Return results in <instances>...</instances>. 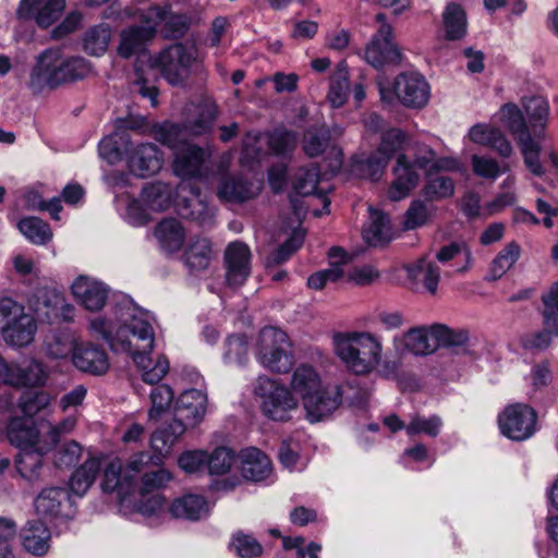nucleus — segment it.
I'll list each match as a JSON object with an SVG mask.
<instances>
[{
    "mask_svg": "<svg viewBox=\"0 0 558 558\" xmlns=\"http://www.w3.org/2000/svg\"><path fill=\"white\" fill-rule=\"evenodd\" d=\"M120 326L116 331L111 349L129 353L142 368V379L149 385L158 384L169 372V362L159 356L155 362L149 357L154 348V330L150 324L130 304L117 313Z\"/></svg>",
    "mask_w": 558,
    "mask_h": 558,
    "instance_id": "1",
    "label": "nucleus"
},
{
    "mask_svg": "<svg viewBox=\"0 0 558 558\" xmlns=\"http://www.w3.org/2000/svg\"><path fill=\"white\" fill-rule=\"evenodd\" d=\"M90 71L87 60L82 57H64L59 48H50L37 58L28 86L34 94L46 88L54 89L61 85L84 78Z\"/></svg>",
    "mask_w": 558,
    "mask_h": 558,
    "instance_id": "2",
    "label": "nucleus"
},
{
    "mask_svg": "<svg viewBox=\"0 0 558 558\" xmlns=\"http://www.w3.org/2000/svg\"><path fill=\"white\" fill-rule=\"evenodd\" d=\"M335 353L351 373L362 376L375 372L381 362L383 343L368 331L338 333L333 337Z\"/></svg>",
    "mask_w": 558,
    "mask_h": 558,
    "instance_id": "3",
    "label": "nucleus"
},
{
    "mask_svg": "<svg viewBox=\"0 0 558 558\" xmlns=\"http://www.w3.org/2000/svg\"><path fill=\"white\" fill-rule=\"evenodd\" d=\"M368 391L348 381L333 386H322L316 392L301 401L304 416L310 423L328 418L343 401L349 405H363L368 399Z\"/></svg>",
    "mask_w": 558,
    "mask_h": 558,
    "instance_id": "4",
    "label": "nucleus"
},
{
    "mask_svg": "<svg viewBox=\"0 0 558 558\" xmlns=\"http://www.w3.org/2000/svg\"><path fill=\"white\" fill-rule=\"evenodd\" d=\"M435 157L436 153L424 144L415 146L413 160L405 154H399L393 168L395 180L388 190V197L395 202L407 197L420 181V174L414 167L430 173Z\"/></svg>",
    "mask_w": 558,
    "mask_h": 558,
    "instance_id": "5",
    "label": "nucleus"
},
{
    "mask_svg": "<svg viewBox=\"0 0 558 558\" xmlns=\"http://www.w3.org/2000/svg\"><path fill=\"white\" fill-rule=\"evenodd\" d=\"M126 14L143 22L144 25L130 26L121 32L118 52L123 58H130L142 50L154 38L159 20L165 17L160 7L150 5L145 2L141 3L140 7L130 8Z\"/></svg>",
    "mask_w": 558,
    "mask_h": 558,
    "instance_id": "6",
    "label": "nucleus"
},
{
    "mask_svg": "<svg viewBox=\"0 0 558 558\" xmlns=\"http://www.w3.org/2000/svg\"><path fill=\"white\" fill-rule=\"evenodd\" d=\"M151 64L169 84L182 86L199 66L198 51L193 45L173 44L156 54Z\"/></svg>",
    "mask_w": 558,
    "mask_h": 558,
    "instance_id": "7",
    "label": "nucleus"
},
{
    "mask_svg": "<svg viewBox=\"0 0 558 558\" xmlns=\"http://www.w3.org/2000/svg\"><path fill=\"white\" fill-rule=\"evenodd\" d=\"M254 393L262 399L263 413L272 421L288 422L300 410L299 399L292 391L267 376L257 378Z\"/></svg>",
    "mask_w": 558,
    "mask_h": 558,
    "instance_id": "8",
    "label": "nucleus"
},
{
    "mask_svg": "<svg viewBox=\"0 0 558 558\" xmlns=\"http://www.w3.org/2000/svg\"><path fill=\"white\" fill-rule=\"evenodd\" d=\"M258 360L267 369L286 374L293 364L294 357L288 335L275 327H266L259 333Z\"/></svg>",
    "mask_w": 558,
    "mask_h": 558,
    "instance_id": "9",
    "label": "nucleus"
},
{
    "mask_svg": "<svg viewBox=\"0 0 558 558\" xmlns=\"http://www.w3.org/2000/svg\"><path fill=\"white\" fill-rule=\"evenodd\" d=\"M380 98L391 104L397 97L404 106L411 108L424 107L429 98V86L425 78L417 73H401L395 82L393 89L378 82Z\"/></svg>",
    "mask_w": 558,
    "mask_h": 558,
    "instance_id": "10",
    "label": "nucleus"
},
{
    "mask_svg": "<svg viewBox=\"0 0 558 558\" xmlns=\"http://www.w3.org/2000/svg\"><path fill=\"white\" fill-rule=\"evenodd\" d=\"M498 426L507 438L524 441L536 432L537 412L525 403L509 404L498 415Z\"/></svg>",
    "mask_w": 558,
    "mask_h": 558,
    "instance_id": "11",
    "label": "nucleus"
},
{
    "mask_svg": "<svg viewBox=\"0 0 558 558\" xmlns=\"http://www.w3.org/2000/svg\"><path fill=\"white\" fill-rule=\"evenodd\" d=\"M375 20L381 25L365 49L366 61L374 68L399 64L401 52L391 39V26L386 23V16L383 13L376 14Z\"/></svg>",
    "mask_w": 558,
    "mask_h": 558,
    "instance_id": "12",
    "label": "nucleus"
},
{
    "mask_svg": "<svg viewBox=\"0 0 558 558\" xmlns=\"http://www.w3.org/2000/svg\"><path fill=\"white\" fill-rule=\"evenodd\" d=\"M177 211L182 218L195 221L202 227L213 223L211 209L202 197L199 189L192 183L180 186Z\"/></svg>",
    "mask_w": 558,
    "mask_h": 558,
    "instance_id": "13",
    "label": "nucleus"
},
{
    "mask_svg": "<svg viewBox=\"0 0 558 558\" xmlns=\"http://www.w3.org/2000/svg\"><path fill=\"white\" fill-rule=\"evenodd\" d=\"M251 251L243 242H232L225 251L226 281L229 287L242 286L251 272Z\"/></svg>",
    "mask_w": 558,
    "mask_h": 558,
    "instance_id": "14",
    "label": "nucleus"
},
{
    "mask_svg": "<svg viewBox=\"0 0 558 558\" xmlns=\"http://www.w3.org/2000/svg\"><path fill=\"white\" fill-rule=\"evenodd\" d=\"M207 410V396L197 389L183 391L174 407V417L186 428L197 426L204 418Z\"/></svg>",
    "mask_w": 558,
    "mask_h": 558,
    "instance_id": "15",
    "label": "nucleus"
},
{
    "mask_svg": "<svg viewBox=\"0 0 558 558\" xmlns=\"http://www.w3.org/2000/svg\"><path fill=\"white\" fill-rule=\"evenodd\" d=\"M65 8V0H21L16 10L20 20L34 19L39 27L52 25Z\"/></svg>",
    "mask_w": 558,
    "mask_h": 558,
    "instance_id": "16",
    "label": "nucleus"
},
{
    "mask_svg": "<svg viewBox=\"0 0 558 558\" xmlns=\"http://www.w3.org/2000/svg\"><path fill=\"white\" fill-rule=\"evenodd\" d=\"M128 165L132 173L146 178L156 174L162 167V156L156 145L142 143L129 147Z\"/></svg>",
    "mask_w": 558,
    "mask_h": 558,
    "instance_id": "17",
    "label": "nucleus"
},
{
    "mask_svg": "<svg viewBox=\"0 0 558 558\" xmlns=\"http://www.w3.org/2000/svg\"><path fill=\"white\" fill-rule=\"evenodd\" d=\"M208 157L209 154L204 148L194 144H183L174 153L173 171L181 178L202 177Z\"/></svg>",
    "mask_w": 558,
    "mask_h": 558,
    "instance_id": "18",
    "label": "nucleus"
},
{
    "mask_svg": "<svg viewBox=\"0 0 558 558\" xmlns=\"http://www.w3.org/2000/svg\"><path fill=\"white\" fill-rule=\"evenodd\" d=\"M72 293L90 311H100L108 299L109 289L102 282L87 276H78L71 286Z\"/></svg>",
    "mask_w": 558,
    "mask_h": 558,
    "instance_id": "19",
    "label": "nucleus"
},
{
    "mask_svg": "<svg viewBox=\"0 0 558 558\" xmlns=\"http://www.w3.org/2000/svg\"><path fill=\"white\" fill-rule=\"evenodd\" d=\"M7 437L12 446L21 449L34 448L39 442H46L34 420L13 416L7 425Z\"/></svg>",
    "mask_w": 558,
    "mask_h": 558,
    "instance_id": "20",
    "label": "nucleus"
},
{
    "mask_svg": "<svg viewBox=\"0 0 558 558\" xmlns=\"http://www.w3.org/2000/svg\"><path fill=\"white\" fill-rule=\"evenodd\" d=\"M72 362L76 368L92 375H102L109 368L106 351L92 343L77 345Z\"/></svg>",
    "mask_w": 558,
    "mask_h": 558,
    "instance_id": "21",
    "label": "nucleus"
},
{
    "mask_svg": "<svg viewBox=\"0 0 558 558\" xmlns=\"http://www.w3.org/2000/svg\"><path fill=\"white\" fill-rule=\"evenodd\" d=\"M131 122L120 121L116 131L99 143V154L109 163L113 165L122 159V155L129 153L131 145L128 130H135Z\"/></svg>",
    "mask_w": 558,
    "mask_h": 558,
    "instance_id": "22",
    "label": "nucleus"
},
{
    "mask_svg": "<svg viewBox=\"0 0 558 558\" xmlns=\"http://www.w3.org/2000/svg\"><path fill=\"white\" fill-rule=\"evenodd\" d=\"M47 380L44 365L37 361L9 364V385L13 387H40Z\"/></svg>",
    "mask_w": 558,
    "mask_h": 558,
    "instance_id": "23",
    "label": "nucleus"
},
{
    "mask_svg": "<svg viewBox=\"0 0 558 558\" xmlns=\"http://www.w3.org/2000/svg\"><path fill=\"white\" fill-rule=\"evenodd\" d=\"M51 450L46 442H39L34 448L21 449L15 458L19 474L29 482L37 481L43 469V458Z\"/></svg>",
    "mask_w": 558,
    "mask_h": 558,
    "instance_id": "24",
    "label": "nucleus"
},
{
    "mask_svg": "<svg viewBox=\"0 0 558 558\" xmlns=\"http://www.w3.org/2000/svg\"><path fill=\"white\" fill-rule=\"evenodd\" d=\"M70 500L68 492L62 487L44 488L35 499V509L39 515L46 518L69 517L63 511L64 505Z\"/></svg>",
    "mask_w": 558,
    "mask_h": 558,
    "instance_id": "25",
    "label": "nucleus"
},
{
    "mask_svg": "<svg viewBox=\"0 0 558 558\" xmlns=\"http://www.w3.org/2000/svg\"><path fill=\"white\" fill-rule=\"evenodd\" d=\"M241 473L248 481L259 482L269 476L271 462L269 458L257 448H250L241 452Z\"/></svg>",
    "mask_w": 558,
    "mask_h": 558,
    "instance_id": "26",
    "label": "nucleus"
},
{
    "mask_svg": "<svg viewBox=\"0 0 558 558\" xmlns=\"http://www.w3.org/2000/svg\"><path fill=\"white\" fill-rule=\"evenodd\" d=\"M322 386L318 372L311 365L301 364L293 371L288 388L294 397L302 401Z\"/></svg>",
    "mask_w": 558,
    "mask_h": 558,
    "instance_id": "27",
    "label": "nucleus"
},
{
    "mask_svg": "<svg viewBox=\"0 0 558 558\" xmlns=\"http://www.w3.org/2000/svg\"><path fill=\"white\" fill-rule=\"evenodd\" d=\"M186 429L185 425L175 418L156 429L150 436V447L155 454L160 458L168 456Z\"/></svg>",
    "mask_w": 558,
    "mask_h": 558,
    "instance_id": "28",
    "label": "nucleus"
},
{
    "mask_svg": "<svg viewBox=\"0 0 558 558\" xmlns=\"http://www.w3.org/2000/svg\"><path fill=\"white\" fill-rule=\"evenodd\" d=\"M363 238L373 246L389 243L392 239V228L388 215L369 207V222L363 230Z\"/></svg>",
    "mask_w": 558,
    "mask_h": 558,
    "instance_id": "29",
    "label": "nucleus"
},
{
    "mask_svg": "<svg viewBox=\"0 0 558 558\" xmlns=\"http://www.w3.org/2000/svg\"><path fill=\"white\" fill-rule=\"evenodd\" d=\"M169 512L177 519L197 521L208 513V504L203 496L189 494L174 499Z\"/></svg>",
    "mask_w": 558,
    "mask_h": 558,
    "instance_id": "30",
    "label": "nucleus"
},
{
    "mask_svg": "<svg viewBox=\"0 0 558 558\" xmlns=\"http://www.w3.org/2000/svg\"><path fill=\"white\" fill-rule=\"evenodd\" d=\"M36 331V319L32 314L24 312L10 324L2 337L8 344L21 348L28 345L34 340Z\"/></svg>",
    "mask_w": 558,
    "mask_h": 558,
    "instance_id": "31",
    "label": "nucleus"
},
{
    "mask_svg": "<svg viewBox=\"0 0 558 558\" xmlns=\"http://www.w3.org/2000/svg\"><path fill=\"white\" fill-rule=\"evenodd\" d=\"M51 533L44 522L34 520L23 531V546L35 556L45 555L50 547Z\"/></svg>",
    "mask_w": 558,
    "mask_h": 558,
    "instance_id": "32",
    "label": "nucleus"
},
{
    "mask_svg": "<svg viewBox=\"0 0 558 558\" xmlns=\"http://www.w3.org/2000/svg\"><path fill=\"white\" fill-rule=\"evenodd\" d=\"M155 236L165 251L177 252L183 246L186 233L179 220L165 218L156 226Z\"/></svg>",
    "mask_w": 558,
    "mask_h": 558,
    "instance_id": "33",
    "label": "nucleus"
},
{
    "mask_svg": "<svg viewBox=\"0 0 558 558\" xmlns=\"http://www.w3.org/2000/svg\"><path fill=\"white\" fill-rule=\"evenodd\" d=\"M258 187L242 178L226 177L222 179L218 196L220 199L230 203H243L257 195Z\"/></svg>",
    "mask_w": 558,
    "mask_h": 558,
    "instance_id": "34",
    "label": "nucleus"
},
{
    "mask_svg": "<svg viewBox=\"0 0 558 558\" xmlns=\"http://www.w3.org/2000/svg\"><path fill=\"white\" fill-rule=\"evenodd\" d=\"M501 113L506 126L514 136L518 145L534 140L531 125L526 124L523 113L517 105L506 104L501 108Z\"/></svg>",
    "mask_w": 558,
    "mask_h": 558,
    "instance_id": "35",
    "label": "nucleus"
},
{
    "mask_svg": "<svg viewBox=\"0 0 558 558\" xmlns=\"http://www.w3.org/2000/svg\"><path fill=\"white\" fill-rule=\"evenodd\" d=\"M522 104L534 136L542 138L549 114L548 102L541 96H531L523 98Z\"/></svg>",
    "mask_w": 558,
    "mask_h": 558,
    "instance_id": "36",
    "label": "nucleus"
},
{
    "mask_svg": "<svg viewBox=\"0 0 558 558\" xmlns=\"http://www.w3.org/2000/svg\"><path fill=\"white\" fill-rule=\"evenodd\" d=\"M349 92V69L345 61H341L330 76L327 99L333 108L342 107L348 100Z\"/></svg>",
    "mask_w": 558,
    "mask_h": 558,
    "instance_id": "37",
    "label": "nucleus"
},
{
    "mask_svg": "<svg viewBox=\"0 0 558 558\" xmlns=\"http://www.w3.org/2000/svg\"><path fill=\"white\" fill-rule=\"evenodd\" d=\"M141 199L150 210H166L172 203V189L161 181L149 183L143 189Z\"/></svg>",
    "mask_w": 558,
    "mask_h": 558,
    "instance_id": "38",
    "label": "nucleus"
},
{
    "mask_svg": "<svg viewBox=\"0 0 558 558\" xmlns=\"http://www.w3.org/2000/svg\"><path fill=\"white\" fill-rule=\"evenodd\" d=\"M430 333L438 345L444 348L463 350L470 344V331L465 328H450L444 324H434L430 326Z\"/></svg>",
    "mask_w": 558,
    "mask_h": 558,
    "instance_id": "39",
    "label": "nucleus"
},
{
    "mask_svg": "<svg viewBox=\"0 0 558 558\" xmlns=\"http://www.w3.org/2000/svg\"><path fill=\"white\" fill-rule=\"evenodd\" d=\"M100 471V460L98 458L87 459L81 466H78L70 478V488L77 495L83 496L94 484Z\"/></svg>",
    "mask_w": 558,
    "mask_h": 558,
    "instance_id": "40",
    "label": "nucleus"
},
{
    "mask_svg": "<svg viewBox=\"0 0 558 558\" xmlns=\"http://www.w3.org/2000/svg\"><path fill=\"white\" fill-rule=\"evenodd\" d=\"M330 143V131L326 125L307 128L302 138V150L310 158H315L326 151Z\"/></svg>",
    "mask_w": 558,
    "mask_h": 558,
    "instance_id": "41",
    "label": "nucleus"
},
{
    "mask_svg": "<svg viewBox=\"0 0 558 558\" xmlns=\"http://www.w3.org/2000/svg\"><path fill=\"white\" fill-rule=\"evenodd\" d=\"M112 31L109 24L100 23L89 27L83 36V49L90 56H100L108 49Z\"/></svg>",
    "mask_w": 558,
    "mask_h": 558,
    "instance_id": "42",
    "label": "nucleus"
},
{
    "mask_svg": "<svg viewBox=\"0 0 558 558\" xmlns=\"http://www.w3.org/2000/svg\"><path fill=\"white\" fill-rule=\"evenodd\" d=\"M217 117L215 105L202 104L196 107L195 118H186L182 124L186 135L198 136L207 133Z\"/></svg>",
    "mask_w": 558,
    "mask_h": 558,
    "instance_id": "43",
    "label": "nucleus"
},
{
    "mask_svg": "<svg viewBox=\"0 0 558 558\" xmlns=\"http://www.w3.org/2000/svg\"><path fill=\"white\" fill-rule=\"evenodd\" d=\"M228 548L239 558H260L264 547L252 534L236 531L231 535Z\"/></svg>",
    "mask_w": 558,
    "mask_h": 558,
    "instance_id": "44",
    "label": "nucleus"
},
{
    "mask_svg": "<svg viewBox=\"0 0 558 558\" xmlns=\"http://www.w3.org/2000/svg\"><path fill=\"white\" fill-rule=\"evenodd\" d=\"M401 341L405 350L417 356L432 354L437 348L430 343L425 326L410 328L402 335Z\"/></svg>",
    "mask_w": 558,
    "mask_h": 558,
    "instance_id": "45",
    "label": "nucleus"
},
{
    "mask_svg": "<svg viewBox=\"0 0 558 558\" xmlns=\"http://www.w3.org/2000/svg\"><path fill=\"white\" fill-rule=\"evenodd\" d=\"M123 464L120 459L112 460L104 472L101 482L102 490L106 493L117 492L120 496L128 495L132 485L123 478Z\"/></svg>",
    "mask_w": 558,
    "mask_h": 558,
    "instance_id": "46",
    "label": "nucleus"
},
{
    "mask_svg": "<svg viewBox=\"0 0 558 558\" xmlns=\"http://www.w3.org/2000/svg\"><path fill=\"white\" fill-rule=\"evenodd\" d=\"M213 251L208 239L193 241L184 253L186 266L194 271L204 270L208 267Z\"/></svg>",
    "mask_w": 558,
    "mask_h": 558,
    "instance_id": "47",
    "label": "nucleus"
},
{
    "mask_svg": "<svg viewBox=\"0 0 558 558\" xmlns=\"http://www.w3.org/2000/svg\"><path fill=\"white\" fill-rule=\"evenodd\" d=\"M444 25L447 39L459 40L464 37L466 33V16L461 5L457 3L447 5L444 12Z\"/></svg>",
    "mask_w": 558,
    "mask_h": 558,
    "instance_id": "48",
    "label": "nucleus"
},
{
    "mask_svg": "<svg viewBox=\"0 0 558 558\" xmlns=\"http://www.w3.org/2000/svg\"><path fill=\"white\" fill-rule=\"evenodd\" d=\"M161 462V458L157 454H151L146 451H140L132 454L125 464H123V478L133 486L134 478L140 473L149 471L150 465H158Z\"/></svg>",
    "mask_w": 558,
    "mask_h": 558,
    "instance_id": "49",
    "label": "nucleus"
},
{
    "mask_svg": "<svg viewBox=\"0 0 558 558\" xmlns=\"http://www.w3.org/2000/svg\"><path fill=\"white\" fill-rule=\"evenodd\" d=\"M544 308L542 311L543 326L558 337V282L542 295Z\"/></svg>",
    "mask_w": 558,
    "mask_h": 558,
    "instance_id": "50",
    "label": "nucleus"
},
{
    "mask_svg": "<svg viewBox=\"0 0 558 558\" xmlns=\"http://www.w3.org/2000/svg\"><path fill=\"white\" fill-rule=\"evenodd\" d=\"M320 178V169L317 165L310 168H300L293 178V189L300 195H312L316 193Z\"/></svg>",
    "mask_w": 558,
    "mask_h": 558,
    "instance_id": "51",
    "label": "nucleus"
},
{
    "mask_svg": "<svg viewBox=\"0 0 558 558\" xmlns=\"http://www.w3.org/2000/svg\"><path fill=\"white\" fill-rule=\"evenodd\" d=\"M520 247L515 243H509L493 259L490 266V280L501 278L518 260Z\"/></svg>",
    "mask_w": 558,
    "mask_h": 558,
    "instance_id": "52",
    "label": "nucleus"
},
{
    "mask_svg": "<svg viewBox=\"0 0 558 558\" xmlns=\"http://www.w3.org/2000/svg\"><path fill=\"white\" fill-rule=\"evenodd\" d=\"M17 226L20 231L35 244H45L51 239L49 225L37 217L24 218Z\"/></svg>",
    "mask_w": 558,
    "mask_h": 558,
    "instance_id": "53",
    "label": "nucleus"
},
{
    "mask_svg": "<svg viewBox=\"0 0 558 558\" xmlns=\"http://www.w3.org/2000/svg\"><path fill=\"white\" fill-rule=\"evenodd\" d=\"M427 181L424 185L423 193L426 198L441 199L453 195L454 184L453 181L446 175L433 177L432 172L426 173Z\"/></svg>",
    "mask_w": 558,
    "mask_h": 558,
    "instance_id": "54",
    "label": "nucleus"
},
{
    "mask_svg": "<svg viewBox=\"0 0 558 558\" xmlns=\"http://www.w3.org/2000/svg\"><path fill=\"white\" fill-rule=\"evenodd\" d=\"M49 402L50 396L45 391H26L20 397L17 408L23 413V417L33 420Z\"/></svg>",
    "mask_w": 558,
    "mask_h": 558,
    "instance_id": "55",
    "label": "nucleus"
},
{
    "mask_svg": "<svg viewBox=\"0 0 558 558\" xmlns=\"http://www.w3.org/2000/svg\"><path fill=\"white\" fill-rule=\"evenodd\" d=\"M46 352L52 359H65L74 354V338L69 333H53L46 340Z\"/></svg>",
    "mask_w": 558,
    "mask_h": 558,
    "instance_id": "56",
    "label": "nucleus"
},
{
    "mask_svg": "<svg viewBox=\"0 0 558 558\" xmlns=\"http://www.w3.org/2000/svg\"><path fill=\"white\" fill-rule=\"evenodd\" d=\"M172 481V474L166 469L149 470L142 475L138 494L145 497L165 488Z\"/></svg>",
    "mask_w": 558,
    "mask_h": 558,
    "instance_id": "57",
    "label": "nucleus"
},
{
    "mask_svg": "<svg viewBox=\"0 0 558 558\" xmlns=\"http://www.w3.org/2000/svg\"><path fill=\"white\" fill-rule=\"evenodd\" d=\"M186 135L183 129V124H175L166 122L155 128V138L162 145L168 146L174 150V153L186 144L182 136Z\"/></svg>",
    "mask_w": 558,
    "mask_h": 558,
    "instance_id": "58",
    "label": "nucleus"
},
{
    "mask_svg": "<svg viewBox=\"0 0 558 558\" xmlns=\"http://www.w3.org/2000/svg\"><path fill=\"white\" fill-rule=\"evenodd\" d=\"M387 165V157L379 155L376 150L366 159L356 163V171L361 177L376 182L383 177Z\"/></svg>",
    "mask_w": 558,
    "mask_h": 558,
    "instance_id": "59",
    "label": "nucleus"
},
{
    "mask_svg": "<svg viewBox=\"0 0 558 558\" xmlns=\"http://www.w3.org/2000/svg\"><path fill=\"white\" fill-rule=\"evenodd\" d=\"M234 452L227 447H218L208 454L207 470L211 475L228 473L234 463Z\"/></svg>",
    "mask_w": 558,
    "mask_h": 558,
    "instance_id": "60",
    "label": "nucleus"
},
{
    "mask_svg": "<svg viewBox=\"0 0 558 558\" xmlns=\"http://www.w3.org/2000/svg\"><path fill=\"white\" fill-rule=\"evenodd\" d=\"M174 393L168 385H159L150 392L151 408L148 411V418L156 421L160 415L168 410Z\"/></svg>",
    "mask_w": 558,
    "mask_h": 558,
    "instance_id": "61",
    "label": "nucleus"
},
{
    "mask_svg": "<svg viewBox=\"0 0 558 558\" xmlns=\"http://www.w3.org/2000/svg\"><path fill=\"white\" fill-rule=\"evenodd\" d=\"M83 453L82 446L75 440L60 445L53 454V464L59 469H68L77 463Z\"/></svg>",
    "mask_w": 558,
    "mask_h": 558,
    "instance_id": "62",
    "label": "nucleus"
},
{
    "mask_svg": "<svg viewBox=\"0 0 558 558\" xmlns=\"http://www.w3.org/2000/svg\"><path fill=\"white\" fill-rule=\"evenodd\" d=\"M405 143L407 135L403 131L390 129L383 134L377 151L379 155L387 157V161L389 162L393 155L404 148Z\"/></svg>",
    "mask_w": 558,
    "mask_h": 558,
    "instance_id": "63",
    "label": "nucleus"
},
{
    "mask_svg": "<svg viewBox=\"0 0 558 558\" xmlns=\"http://www.w3.org/2000/svg\"><path fill=\"white\" fill-rule=\"evenodd\" d=\"M296 142L298 134L284 129L275 130L268 137L270 150L278 156L291 153L295 148Z\"/></svg>",
    "mask_w": 558,
    "mask_h": 558,
    "instance_id": "64",
    "label": "nucleus"
}]
</instances>
